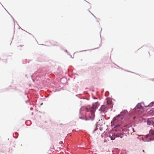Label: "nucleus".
Listing matches in <instances>:
<instances>
[{
    "label": "nucleus",
    "mask_w": 154,
    "mask_h": 154,
    "mask_svg": "<svg viewBox=\"0 0 154 154\" xmlns=\"http://www.w3.org/2000/svg\"><path fill=\"white\" fill-rule=\"evenodd\" d=\"M119 125H118V126H116L115 127L116 128V127H119Z\"/></svg>",
    "instance_id": "10"
},
{
    "label": "nucleus",
    "mask_w": 154,
    "mask_h": 154,
    "mask_svg": "<svg viewBox=\"0 0 154 154\" xmlns=\"http://www.w3.org/2000/svg\"><path fill=\"white\" fill-rule=\"evenodd\" d=\"M92 109L91 108H86V110L87 112H90V115L89 114V119L91 120H93L94 119V116H95V115H94V112H95V110H91Z\"/></svg>",
    "instance_id": "1"
},
{
    "label": "nucleus",
    "mask_w": 154,
    "mask_h": 154,
    "mask_svg": "<svg viewBox=\"0 0 154 154\" xmlns=\"http://www.w3.org/2000/svg\"><path fill=\"white\" fill-rule=\"evenodd\" d=\"M98 103L97 102L95 103H94L91 107L87 108H91L92 110H94L95 111V109L97 108V106L98 105Z\"/></svg>",
    "instance_id": "6"
},
{
    "label": "nucleus",
    "mask_w": 154,
    "mask_h": 154,
    "mask_svg": "<svg viewBox=\"0 0 154 154\" xmlns=\"http://www.w3.org/2000/svg\"><path fill=\"white\" fill-rule=\"evenodd\" d=\"M106 107L104 105H102L99 109L101 113H105L106 112Z\"/></svg>",
    "instance_id": "4"
},
{
    "label": "nucleus",
    "mask_w": 154,
    "mask_h": 154,
    "mask_svg": "<svg viewBox=\"0 0 154 154\" xmlns=\"http://www.w3.org/2000/svg\"><path fill=\"white\" fill-rule=\"evenodd\" d=\"M123 113V112H121V114H119L116 117H114L113 118V119H112V124H114V122L116 121V120H118V119H117V118L118 117H119L121 116V115H122V113Z\"/></svg>",
    "instance_id": "5"
},
{
    "label": "nucleus",
    "mask_w": 154,
    "mask_h": 154,
    "mask_svg": "<svg viewBox=\"0 0 154 154\" xmlns=\"http://www.w3.org/2000/svg\"><path fill=\"white\" fill-rule=\"evenodd\" d=\"M124 134H122L121 133H119L117 134H115L116 137H120L121 138H122L123 137Z\"/></svg>",
    "instance_id": "7"
},
{
    "label": "nucleus",
    "mask_w": 154,
    "mask_h": 154,
    "mask_svg": "<svg viewBox=\"0 0 154 154\" xmlns=\"http://www.w3.org/2000/svg\"><path fill=\"white\" fill-rule=\"evenodd\" d=\"M147 124L149 125H152L154 127V118L148 119L147 121Z\"/></svg>",
    "instance_id": "3"
},
{
    "label": "nucleus",
    "mask_w": 154,
    "mask_h": 154,
    "mask_svg": "<svg viewBox=\"0 0 154 154\" xmlns=\"http://www.w3.org/2000/svg\"><path fill=\"white\" fill-rule=\"evenodd\" d=\"M152 137L150 135H148L143 137L142 140L144 141H149L152 140Z\"/></svg>",
    "instance_id": "2"
},
{
    "label": "nucleus",
    "mask_w": 154,
    "mask_h": 154,
    "mask_svg": "<svg viewBox=\"0 0 154 154\" xmlns=\"http://www.w3.org/2000/svg\"><path fill=\"white\" fill-rule=\"evenodd\" d=\"M115 134H115L114 136H112L110 137V138L111 140H113L115 139L116 137Z\"/></svg>",
    "instance_id": "9"
},
{
    "label": "nucleus",
    "mask_w": 154,
    "mask_h": 154,
    "mask_svg": "<svg viewBox=\"0 0 154 154\" xmlns=\"http://www.w3.org/2000/svg\"><path fill=\"white\" fill-rule=\"evenodd\" d=\"M148 135H150L152 137V135L154 136V131L152 130H150Z\"/></svg>",
    "instance_id": "8"
}]
</instances>
